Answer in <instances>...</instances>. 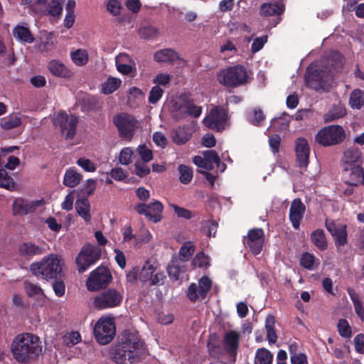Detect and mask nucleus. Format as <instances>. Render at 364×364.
Instances as JSON below:
<instances>
[{
  "label": "nucleus",
  "mask_w": 364,
  "mask_h": 364,
  "mask_svg": "<svg viewBox=\"0 0 364 364\" xmlns=\"http://www.w3.org/2000/svg\"><path fill=\"white\" fill-rule=\"evenodd\" d=\"M178 170L180 173L181 183L188 184L193 178V169L185 164H181L178 166Z\"/></svg>",
  "instance_id": "nucleus-48"
},
{
  "label": "nucleus",
  "mask_w": 364,
  "mask_h": 364,
  "mask_svg": "<svg viewBox=\"0 0 364 364\" xmlns=\"http://www.w3.org/2000/svg\"><path fill=\"white\" fill-rule=\"evenodd\" d=\"M217 80L226 87L235 88L247 82V70L240 65L231 66L220 70L217 75Z\"/></svg>",
  "instance_id": "nucleus-4"
},
{
  "label": "nucleus",
  "mask_w": 364,
  "mask_h": 364,
  "mask_svg": "<svg viewBox=\"0 0 364 364\" xmlns=\"http://www.w3.org/2000/svg\"><path fill=\"white\" fill-rule=\"evenodd\" d=\"M136 151L144 162L146 163L153 159L152 151L145 144L139 145Z\"/></svg>",
  "instance_id": "nucleus-54"
},
{
  "label": "nucleus",
  "mask_w": 364,
  "mask_h": 364,
  "mask_svg": "<svg viewBox=\"0 0 364 364\" xmlns=\"http://www.w3.org/2000/svg\"><path fill=\"white\" fill-rule=\"evenodd\" d=\"M343 58L340 52L333 50L328 55L325 66L330 73L338 72L343 68Z\"/></svg>",
  "instance_id": "nucleus-28"
},
{
  "label": "nucleus",
  "mask_w": 364,
  "mask_h": 364,
  "mask_svg": "<svg viewBox=\"0 0 364 364\" xmlns=\"http://www.w3.org/2000/svg\"><path fill=\"white\" fill-rule=\"evenodd\" d=\"M185 270L184 265L181 264L178 260H173L167 267V272L172 281H178L181 278V274Z\"/></svg>",
  "instance_id": "nucleus-36"
},
{
  "label": "nucleus",
  "mask_w": 364,
  "mask_h": 364,
  "mask_svg": "<svg viewBox=\"0 0 364 364\" xmlns=\"http://www.w3.org/2000/svg\"><path fill=\"white\" fill-rule=\"evenodd\" d=\"M64 1L65 0H37L36 3L45 8L44 15L53 21H58L63 16Z\"/></svg>",
  "instance_id": "nucleus-16"
},
{
  "label": "nucleus",
  "mask_w": 364,
  "mask_h": 364,
  "mask_svg": "<svg viewBox=\"0 0 364 364\" xmlns=\"http://www.w3.org/2000/svg\"><path fill=\"white\" fill-rule=\"evenodd\" d=\"M323 70L318 69H313L308 67L305 75L306 86L315 90H319L323 88Z\"/></svg>",
  "instance_id": "nucleus-23"
},
{
  "label": "nucleus",
  "mask_w": 364,
  "mask_h": 364,
  "mask_svg": "<svg viewBox=\"0 0 364 364\" xmlns=\"http://www.w3.org/2000/svg\"><path fill=\"white\" fill-rule=\"evenodd\" d=\"M121 9V2L118 0H109L107 4V10L114 16L120 13Z\"/></svg>",
  "instance_id": "nucleus-63"
},
{
  "label": "nucleus",
  "mask_w": 364,
  "mask_h": 364,
  "mask_svg": "<svg viewBox=\"0 0 364 364\" xmlns=\"http://www.w3.org/2000/svg\"><path fill=\"white\" fill-rule=\"evenodd\" d=\"M315 257L314 255L309 252H304L301 255L300 264L301 265L307 269H311L314 264Z\"/></svg>",
  "instance_id": "nucleus-55"
},
{
  "label": "nucleus",
  "mask_w": 364,
  "mask_h": 364,
  "mask_svg": "<svg viewBox=\"0 0 364 364\" xmlns=\"http://www.w3.org/2000/svg\"><path fill=\"white\" fill-rule=\"evenodd\" d=\"M53 124L59 127L66 139H72L76 134L78 118L74 114H68L64 111L57 113L53 119Z\"/></svg>",
  "instance_id": "nucleus-10"
},
{
  "label": "nucleus",
  "mask_w": 364,
  "mask_h": 364,
  "mask_svg": "<svg viewBox=\"0 0 364 364\" xmlns=\"http://www.w3.org/2000/svg\"><path fill=\"white\" fill-rule=\"evenodd\" d=\"M325 227L333 237L337 252H343L342 247L348 242L346 225H337L333 220L326 219Z\"/></svg>",
  "instance_id": "nucleus-12"
},
{
  "label": "nucleus",
  "mask_w": 364,
  "mask_h": 364,
  "mask_svg": "<svg viewBox=\"0 0 364 364\" xmlns=\"http://www.w3.org/2000/svg\"><path fill=\"white\" fill-rule=\"evenodd\" d=\"M132 149L130 147H125L120 151L119 161L122 164L127 165L132 162Z\"/></svg>",
  "instance_id": "nucleus-57"
},
{
  "label": "nucleus",
  "mask_w": 364,
  "mask_h": 364,
  "mask_svg": "<svg viewBox=\"0 0 364 364\" xmlns=\"http://www.w3.org/2000/svg\"><path fill=\"white\" fill-rule=\"evenodd\" d=\"M134 210L137 213L145 215L149 220L158 223L162 218L164 205L160 201L154 200L148 205L144 203H139L134 206Z\"/></svg>",
  "instance_id": "nucleus-14"
},
{
  "label": "nucleus",
  "mask_w": 364,
  "mask_h": 364,
  "mask_svg": "<svg viewBox=\"0 0 364 364\" xmlns=\"http://www.w3.org/2000/svg\"><path fill=\"white\" fill-rule=\"evenodd\" d=\"M171 114L172 118L177 121L187 118L186 101L175 102L171 106Z\"/></svg>",
  "instance_id": "nucleus-33"
},
{
  "label": "nucleus",
  "mask_w": 364,
  "mask_h": 364,
  "mask_svg": "<svg viewBox=\"0 0 364 364\" xmlns=\"http://www.w3.org/2000/svg\"><path fill=\"white\" fill-rule=\"evenodd\" d=\"M71 59L77 65H84L88 61L87 53L84 50L77 49L76 51L71 53Z\"/></svg>",
  "instance_id": "nucleus-50"
},
{
  "label": "nucleus",
  "mask_w": 364,
  "mask_h": 364,
  "mask_svg": "<svg viewBox=\"0 0 364 364\" xmlns=\"http://www.w3.org/2000/svg\"><path fill=\"white\" fill-rule=\"evenodd\" d=\"M13 36L16 39L26 43H31L35 40L28 28L18 24L14 28Z\"/></svg>",
  "instance_id": "nucleus-31"
},
{
  "label": "nucleus",
  "mask_w": 364,
  "mask_h": 364,
  "mask_svg": "<svg viewBox=\"0 0 364 364\" xmlns=\"http://www.w3.org/2000/svg\"><path fill=\"white\" fill-rule=\"evenodd\" d=\"M268 36L267 35L257 37L254 39L253 43L251 46V51L253 53H255L259 51L264 46V44L267 42Z\"/></svg>",
  "instance_id": "nucleus-58"
},
{
  "label": "nucleus",
  "mask_w": 364,
  "mask_h": 364,
  "mask_svg": "<svg viewBox=\"0 0 364 364\" xmlns=\"http://www.w3.org/2000/svg\"><path fill=\"white\" fill-rule=\"evenodd\" d=\"M295 151L299 166L306 167L309 163L310 149L306 139L300 137L296 139Z\"/></svg>",
  "instance_id": "nucleus-20"
},
{
  "label": "nucleus",
  "mask_w": 364,
  "mask_h": 364,
  "mask_svg": "<svg viewBox=\"0 0 364 364\" xmlns=\"http://www.w3.org/2000/svg\"><path fill=\"white\" fill-rule=\"evenodd\" d=\"M144 343L137 333L124 331L110 351L112 360L117 364H124L127 360L133 364L139 360L144 352Z\"/></svg>",
  "instance_id": "nucleus-1"
},
{
  "label": "nucleus",
  "mask_w": 364,
  "mask_h": 364,
  "mask_svg": "<svg viewBox=\"0 0 364 364\" xmlns=\"http://www.w3.org/2000/svg\"><path fill=\"white\" fill-rule=\"evenodd\" d=\"M355 350L360 354H364V334L359 333L354 338Z\"/></svg>",
  "instance_id": "nucleus-64"
},
{
  "label": "nucleus",
  "mask_w": 364,
  "mask_h": 364,
  "mask_svg": "<svg viewBox=\"0 0 364 364\" xmlns=\"http://www.w3.org/2000/svg\"><path fill=\"white\" fill-rule=\"evenodd\" d=\"M311 240L313 244L320 250H324L327 248V240L323 230L317 229L312 232Z\"/></svg>",
  "instance_id": "nucleus-38"
},
{
  "label": "nucleus",
  "mask_w": 364,
  "mask_h": 364,
  "mask_svg": "<svg viewBox=\"0 0 364 364\" xmlns=\"http://www.w3.org/2000/svg\"><path fill=\"white\" fill-rule=\"evenodd\" d=\"M0 187L13 191L16 188L14 178L4 168H0Z\"/></svg>",
  "instance_id": "nucleus-39"
},
{
  "label": "nucleus",
  "mask_w": 364,
  "mask_h": 364,
  "mask_svg": "<svg viewBox=\"0 0 364 364\" xmlns=\"http://www.w3.org/2000/svg\"><path fill=\"white\" fill-rule=\"evenodd\" d=\"M191 265L195 267L207 269L210 264V257L203 251L199 252L192 259Z\"/></svg>",
  "instance_id": "nucleus-43"
},
{
  "label": "nucleus",
  "mask_w": 364,
  "mask_h": 364,
  "mask_svg": "<svg viewBox=\"0 0 364 364\" xmlns=\"http://www.w3.org/2000/svg\"><path fill=\"white\" fill-rule=\"evenodd\" d=\"M164 90L159 86H154L149 96V102L151 104H156L162 97Z\"/></svg>",
  "instance_id": "nucleus-56"
},
{
  "label": "nucleus",
  "mask_w": 364,
  "mask_h": 364,
  "mask_svg": "<svg viewBox=\"0 0 364 364\" xmlns=\"http://www.w3.org/2000/svg\"><path fill=\"white\" fill-rule=\"evenodd\" d=\"M186 110L188 116H192L196 118L198 117L202 112V107L200 106L196 105L191 101H186Z\"/></svg>",
  "instance_id": "nucleus-59"
},
{
  "label": "nucleus",
  "mask_w": 364,
  "mask_h": 364,
  "mask_svg": "<svg viewBox=\"0 0 364 364\" xmlns=\"http://www.w3.org/2000/svg\"><path fill=\"white\" fill-rule=\"evenodd\" d=\"M47 67L49 72L55 77L70 79L73 75L72 70L58 60H51L48 62Z\"/></svg>",
  "instance_id": "nucleus-24"
},
{
  "label": "nucleus",
  "mask_w": 364,
  "mask_h": 364,
  "mask_svg": "<svg viewBox=\"0 0 364 364\" xmlns=\"http://www.w3.org/2000/svg\"><path fill=\"white\" fill-rule=\"evenodd\" d=\"M154 59L158 63H173L176 60L183 61L178 54L171 48H164L156 51Z\"/></svg>",
  "instance_id": "nucleus-26"
},
{
  "label": "nucleus",
  "mask_w": 364,
  "mask_h": 364,
  "mask_svg": "<svg viewBox=\"0 0 364 364\" xmlns=\"http://www.w3.org/2000/svg\"><path fill=\"white\" fill-rule=\"evenodd\" d=\"M195 251V245L191 241L184 242L181 247L178 255L179 258L183 262H186L190 259Z\"/></svg>",
  "instance_id": "nucleus-42"
},
{
  "label": "nucleus",
  "mask_w": 364,
  "mask_h": 364,
  "mask_svg": "<svg viewBox=\"0 0 364 364\" xmlns=\"http://www.w3.org/2000/svg\"><path fill=\"white\" fill-rule=\"evenodd\" d=\"M315 139L323 146L336 145L345 140L346 132L340 125H330L319 130Z\"/></svg>",
  "instance_id": "nucleus-7"
},
{
  "label": "nucleus",
  "mask_w": 364,
  "mask_h": 364,
  "mask_svg": "<svg viewBox=\"0 0 364 364\" xmlns=\"http://www.w3.org/2000/svg\"><path fill=\"white\" fill-rule=\"evenodd\" d=\"M346 114V110L341 106L334 107L330 109L323 116V120L326 123L333 122L344 117Z\"/></svg>",
  "instance_id": "nucleus-41"
},
{
  "label": "nucleus",
  "mask_w": 364,
  "mask_h": 364,
  "mask_svg": "<svg viewBox=\"0 0 364 364\" xmlns=\"http://www.w3.org/2000/svg\"><path fill=\"white\" fill-rule=\"evenodd\" d=\"M240 333L235 331L227 332L224 336L226 350L230 354H235L239 347Z\"/></svg>",
  "instance_id": "nucleus-29"
},
{
  "label": "nucleus",
  "mask_w": 364,
  "mask_h": 364,
  "mask_svg": "<svg viewBox=\"0 0 364 364\" xmlns=\"http://www.w3.org/2000/svg\"><path fill=\"white\" fill-rule=\"evenodd\" d=\"M82 178V176L74 168H69L65 171L63 178V184L70 188L77 186Z\"/></svg>",
  "instance_id": "nucleus-32"
},
{
  "label": "nucleus",
  "mask_w": 364,
  "mask_h": 364,
  "mask_svg": "<svg viewBox=\"0 0 364 364\" xmlns=\"http://www.w3.org/2000/svg\"><path fill=\"white\" fill-rule=\"evenodd\" d=\"M63 265V261L59 256L50 255L44 257L41 262L31 264L30 269L34 275H41L44 279L48 281L60 278Z\"/></svg>",
  "instance_id": "nucleus-3"
},
{
  "label": "nucleus",
  "mask_w": 364,
  "mask_h": 364,
  "mask_svg": "<svg viewBox=\"0 0 364 364\" xmlns=\"http://www.w3.org/2000/svg\"><path fill=\"white\" fill-rule=\"evenodd\" d=\"M96 341L101 345L109 343L116 333V326L113 318H100L93 330Z\"/></svg>",
  "instance_id": "nucleus-8"
},
{
  "label": "nucleus",
  "mask_w": 364,
  "mask_h": 364,
  "mask_svg": "<svg viewBox=\"0 0 364 364\" xmlns=\"http://www.w3.org/2000/svg\"><path fill=\"white\" fill-rule=\"evenodd\" d=\"M112 279V274L108 268L100 266L90 273L86 281V286L89 291H95L107 287Z\"/></svg>",
  "instance_id": "nucleus-11"
},
{
  "label": "nucleus",
  "mask_w": 364,
  "mask_h": 364,
  "mask_svg": "<svg viewBox=\"0 0 364 364\" xmlns=\"http://www.w3.org/2000/svg\"><path fill=\"white\" fill-rule=\"evenodd\" d=\"M350 104L353 108L360 109L364 105L363 91L359 89L354 90L350 96Z\"/></svg>",
  "instance_id": "nucleus-47"
},
{
  "label": "nucleus",
  "mask_w": 364,
  "mask_h": 364,
  "mask_svg": "<svg viewBox=\"0 0 364 364\" xmlns=\"http://www.w3.org/2000/svg\"><path fill=\"white\" fill-rule=\"evenodd\" d=\"M306 207L300 198H297L293 200L289 208V217L294 229L299 228Z\"/></svg>",
  "instance_id": "nucleus-21"
},
{
  "label": "nucleus",
  "mask_w": 364,
  "mask_h": 364,
  "mask_svg": "<svg viewBox=\"0 0 364 364\" xmlns=\"http://www.w3.org/2000/svg\"><path fill=\"white\" fill-rule=\"evenodd\" d=\"M101 248L96 245L87 244L84 245L76 258L78 272H85L91 265L95 264L101 257Z\"/></svg>",
  "instance_id": "nucleus-9"
},
{
  "label": "nucleus",
  "mask_w": 364,
  "mask_h": 364,
  "mask_svg": "<svg viewBox=\"0 0 364 364\" xmlns=\"http://www.w3.org/2000/svg\"><path fill=\"white\" fill-rule=\"evenodd\" d=\"M265 119V115L260 108H256L253 110L252 116L250 122L255 126H260L261 122Z\"/></svg>",
  "instance_id": "nucleus-61"
},
{
  "label": "nucleus",
  "mask_w": 364,
  "mask_h": 364,
  "mask_svg": "<svg viewBox=\"0 0 364 364\" xmlns=\"http://www.w3.org/2000/svg\"><path fill=\"white\" fill-rule=\"evenodd\" d=\"M171 206L173 208L174 213L178 218H185L189 220L193 218L192 212L188 209L180 207L176 204H171Z\"/></svg>",
  "instance_id": "nucleus-60"
},
{
  "label": "nucleus",
  "mask_w": 364,
  "mask_h": 364,
  "mask_svg": "<svg viewBox=\"0 0 364 364\" xmlns=\"http://www.w3.org/2000/svg\"><path fill=\"white\" fill-rule=\"evenodd\" d=\"M121 80L115 77H109L102 85V92L105 95L113 93L121 85Z\"/></svg>",
  "instance_id": "nucleus-44"
},
{
  "label": "nucleus",
  "mask_w": 364,
  "mask_h": 364,
  "mask_svg": "<svg viewBox=\"0 0 364 364\" xmlns=\"http://www.w3.org/2000/svg\"><path fill=\"white\" fill-rule=\"evenodd\" d=\"M75 210L77 213L83 218L86 223L90 222V205L87 198L77 199L75 202Z\"/></svg>",
  "instance_id": "nucleus-30"
},
{
  "label": "nucleus",
  "mask_w": 364,
  "mask_h": 364,
  "mask_svg": "<svg viewBox=\"0 0 364 364\" xmlns=\"http://www.w3.org/2000/svg\"><path fill=\"white\" fill-rule=\"evenodd\" d=\"M337 327L338 333L341 336L348 338L351 336V328L347 320L341 318L338 321Z\"/></svg>",
  "instance_id": "nucleus-52"
},
{
  "label": "nucleus",
  "mask_w": 364,
  "mask_h": 364,
  "mask_svg": "<svg viewBox=\"0 0 364 364\" xmlns=\"http://www.w3.org/2000/svg\"><path fill=\"white\" fill-rule=\"evenodd\" d=\"M77 164L82 167L85 171L94 172L96 170L95 165L90 159L80 158L77 161Z\"/></svg>",
  "instance_id": "nucleus-62"
},
{
  "label": "nucleus",
  "mask_w": 364,
  "mask_h": 364,
  "mask_svg": "<svg viewBox=\"0 0 364 364\" xmlns=\"http://www.w3.org/2000/svg\"><path fill=\"white\" fill-rule=\"evenodd\" d=\"M113 123L117 128L119 136L129 141L132 139L139 125L138 120L134 116L127 113L114 115Z\"/></svg>",
  "instance_id": "nucleus-6"
},
{
  "label": "nucleus",
  "mask_w": 364,
  "mask_h": 364,
  "mask_svg": "<svg viewBox=\"0 0 364 364\" xmlns=\"http://www.w3.org/2000/svg\"><path fill=\"white\" fill-rule=\"evenodd\" d=\"M275 318L272 315H268L265 319V329L267 338L270 344H274L277 341V335L274 330Z\"/></svg>",
  "instance_id": "nucleus-35"
},
{
  "label": "nucleus",
  "mask_w": 364,
  "mask_h": 364,
  "mask_svg": "<svg viewBox=\"0 0 364 364\" xmlns=\"http://www.w3.org/2000/svg\"><path fill=\"white\" fill-rule=\"evenodd\" d=\"M186 296L191 302H196L197 300H200V290L196 283H191L188 287Z\"/></svg>",
  "instance_id": "nucleus-53"
},
{
  "label": "nucleus",
  "mask_w": 364,
  "mask_h": 364,
  "mask_svg": "<svg viewBox=\"0 0 364 364\" xmlns=\"http://www.w3.org/2000/svg\"><path fill=\"white\" fill-rule=\"evenodd\" d=\"M18 253L21 257L29 260L46 253V249L43 245H36L32 241H26L18 245Z\"/></svg>",
  "instance_id": "nucleus-19"
},
{
  "label": "nucleus",
  "mask_w": 364,
  "mask_h": 364,
  "mask_svg": "<svg viewBox=\"0 0 364 364\" xmlns=\"http://www.w3.org/2000/svg\"><path fill=\"white\" fill-rule=\"evenodd\" d=\"M347 291L353 304L356 314L362 321H364V307L359 295L351 288H348Z\"/></svg>",
  "instance_id": "nucleus-34"
},
{
  "label": "nucleus",
  "mask_w": 364,
  "mask_h": 364,
  "mask_svg": "<svg viewBox=\"0 0 364 364\" xmlns=\"http://www.w3.org/2000/svg\"><path fill=\"white\" fill-rule=\"evenodd\" d=\"M138 33L142 38L150 39L157 36L159 31L151 24H147L140 27L138 30Z\"/></svg>",
  "instance_id": "nucleus-46"
},
{
  "label": "nucleus",
  "mask_w": 364,
  "mask_h": 364,
  "mask_svg": "<svg viewBox=\"0 0 364 364\" xmlns=\"http://www.w3.org/2000/svg\"><path fill=\"white\" fill-rule=\"evenodd\" d=\"M39 204V200L28 202L21 198H17L13 203V215H24L33 213Z\"/></svg>",
  "instance_id": "nucleus-22"
},
{
  "label": "nucleus",
  "mask_w": 364,
  "mask_h": 364,
  "mask_svg": "<svg viewBox=\"0 0 364 364\" xmlns=\"http://www.w3.org/2000/svg\"><path fill=\"white\" fill-rule=\"evenodd\" d=\"M200 300H204L212 287V281L207 276H203L198 281Z\"/></svg>",
  "instance_id": "nucleus-45"
},
{
  "label": "nucleus",
  "mask_w": 364,
  "mask_h": 364,
  "mask_svg": "<svg viewBox=\"0 0 364 364\" xmlns=\"http://www.w3.org/2000/svg\"><path fill=\"white\" fill-rule=\"evenodd\" d=\"M284 9L285 6L281 2L264 3L260 6L259 14L262 16H279Z\"/></svg>",
  "instance_id": "nucleus-27"
},
{
  "label": "nucleus",
  "mask_w": 364,
  "mask_h": 364,
  "mask_svg": "<svg viewBox=\"0 0 364 364\" xmlns=\"http://www.w3.org/2000/svg\"><path fill=\"white\" fill-rule=\"evenodd\" d=\"M42 352L41 341L32 333H22L15 337L11 345L14 358L21 363H28L36 360Z\"/></svg>",
  "instance_id": "nucleus-2"
},
{
  "label": "nucleus",
  "mask_w": 364,
  "mask_h": 364,
  "mask_svg": "<svg viewBox=\"0 0 364 364\" xmlns=\"http://www.w3.org/2000/svg\"><path fill=\"white\" fill-rule=\"evenodd\" d=\"M156 267L155 262L150 259L146 260L143 267L139 271L140 280L143 282L149 281L151 278L153 274L156 272Z\"/></svg>",
  "instance_id": "nucleus-37"
},
{
  "label": "nucleus",
  "mask_w": 364,
  "mask_h": 364,
  "mask_svg": "<svg viewBox=\"0 0 364 364\" xmlns=\"http://www.w3.org/2000/svg\"><path fill=\"white\" fill-rule=\"evenodd\" d=\"M1 127L6 130L16 128L21 124V119L18 117H7L1 119Z\"/></svg>",
  "instance_id": "nucleus-49"
},
{
  "label": "nucleus",
  "mask_w": 364,
  "mask_h": 364,
  "mask_svg": "<svg viewBox=\"0 0 364 364\" xmlns=\"http://www.w3.org/2000/svg\"><path fill=\"white\" fill-rule=\"evenodd\" d=\"M344 183L350 186H364V168L362 165L343 171Z\"/></svg>",
  "instance_id": "nucleus-18"
},
{
  "label": "nucleus",
  "mask_w": 364,
  "mask_h": 364,
  "mask_svg": "<svg viewBox=\"0 0 364 364\" xmlns=\"http://www.w3.org/2000/svg\"><path fill=\"white\" fill-rule=\"evenodd\" d=\"M362 153L358 148L350 147L344 152L341 161L342 171L362 165Z\"/></svg>",
  "instance_id": "nucleus-17"
},
{
  "label": "nucleus",
  "mask_w": 364,
  "mask_h": 364,
  "mask_svg": "<svg viewBox=\"0 0 364 364\" xmlns=\"http://www.w3.org/2000/svg\"><path fill=\"white\" fill-rule=\"evenodd\" d=\"M191 133L188 126H179L173 129L171 132V137L174 144L183 145L191 138Z\"/></svg>",
  "instance_id": "nucleus-25"
},
{
  "label": "nucleus",
  "mask_w": 364,
  "mask_h": 364,
  "mask_svg": "<svg viewBox=\"0 0 364 364\" xmlns=\"http://www.w3.org/2000/svg\"><path fill=\"white\" fill-rule=\"evenodd\" d=\"M122 300V292L114 288H106L94 297L92 304L97 310H105L119 306Z\"/></svg>",
  "instance_id": "nucleus-5"
},
{
  "label": "nucleus",
  "mask_w": 364,
  "mask_h": 364,
  "mask_svg": "<svg viewBox=\"0 0 364 364\" xmlns=\"http://www.w3.org/2000/svg\"><path fill=\"white\" fill-rule=\"evenodd\" d=\"M75 0H68L66 6L65 11L66 14L64 19L63 23H75Z\"/></svg>",
  "instance_id": "nucleus-51"
},
{
  "label": "nucleus",
  "mask_w": 364,
  "mask_h": 364,
  "mask_svg": "<svg viewBox=\"0 0 364 364\" xmlns=\"http://www.w3.org/2000/svg\"><path fill=\"white\" fill-rule=\"evenodd\" d=\"M264 233L262 228L250 229L246 237H244V243L250 248L254 255H258L262 250L264 245Z\"/></svg>",
  "instance_id": "nucleus-15"
},
{
  "label": "nucleus",
  "mask_w": 364,
  "mask_h": 364,
  "mask_svg": "<svg viewBox=\"0 0 364 364\" xmlns=\"http://www.w3.org/2000/svg\"><path fill=\"white\" fill-rule=\"evenodd\" d=\"M273 355L271 352L264 348H259L255 355V364H272Z\"/></svg>",
  "instance_id": "nucleus-40"
},
{
  "label": "nucleus",
  "mask_w": 364,
  "mask_h": 364,
  "mask_svg": "<svg viewBox=\"0 0 364 364\" xmlns=\"http://www.w3.org/2000/svg\"><path fill=\"white\" fill-rule=\"evenodd\" d=\"M227 120L226 109L220 107H215L210 109L208 116L203 119V122L209 129L221 132L225 128Z\"/></svg>",
  "instance_id": "nucleus-13"
}]
</instances>
